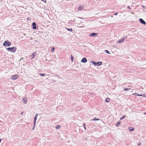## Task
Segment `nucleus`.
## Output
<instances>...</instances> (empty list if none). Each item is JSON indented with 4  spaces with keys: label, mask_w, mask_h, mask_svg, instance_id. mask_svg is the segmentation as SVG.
Here are the masks:
<instances>
[{
    "label": "nucleus",
    "mask_w": 146,
    "mask_h": 146,
    "mask_svg": "<svg viewBox=\"0 0 146 146\" xmlns=\"http://www.w3.org/2000/svg\"><path fill=\"white\" fill-rule=\"evenodd\" d=\"M146 114V112L145 113H144V114Z\"/></svg>",
    "instance_id": "obj_34"
},
{
    "label": "nucleus",
    "mask_w": 146,
    "mask_h": 146,
    "mask_svg": "<svg viewBox=\"0 0 146 146\" xmlns=\"http://www.w3.org/2000/svg\"><path fill=\"white\" fill-rule=\"evenodd\" d=\"M27 19V20H30L31 19V18L30 17H28Z\"/></svg>",
    "instance_id": "obj_29"
},
{
    "label": "nucleus",
    "mask_w": 146,
    "mask_h": 146,
    "mask_svg": "<svg viewBox=\"0 0 146 146\" xmlns=\"http://www.w3.org/2000/svg\"><path fill=\"white\" fill-rule=\"evenodd\" d=\"M86 124L85 123H84L83 124V126H84V128L85 129H86Z\"/></svg>",
    "instance_id": "obj_28"
},
{
    "label": "nucleus",
    "mask_w": 146,
    "mask_h": 146,
    "mask_svg": "<svg viewBox=\"0 0 146 146\" xmlns=\"http://www.w3.org/2000/svg\"><path fill=\"white\" fill-rule=\"evenodd\" d=\"M35 52L34 53L32 54L30 56V58H31V59L33 58H34V57L35 56Z\"/></svg>",
    "instance_id": "obj_13"
},
{
    "label": "nucleus",
    "mask_w": 146,
    "mask_h": 146,
    "mask_svg": "<svg viewBox=\"0 0 146 146\" xmlns=\"http://www.w3.org/2000/svg\"><path fill=\"white\" fill-rule=\"evenodd\" d=\"M127 8H128L129 9H130V7L129 6H127Z\"/></svg>",
    "instance_id": "obj_31"
},
{
    "label": "nucleus",
    "mask_w": 146,
    "mask_h": 146,
    "mask_svg": "<svg viewBox=\"0 0 146 146\" xmlns=\"http://www.w3.org/2000/svg\"><path fill=\"white\" fill-rule=\"evenodd\" d=\"M36 116H37V115H36V114L35 117H34V121H36Z\"/></svg>",
    "instance_id": "obj_19"
},
{
    "label": "nucleus",
    "mask_w": 146,
    "mask_h": 146,
    "mask_svg": "<svg viewBox=\"0 0 146 146\" xmlns=\"http://www.w3.org/2000/svg\"><path fill=\"white\" fill-rule=\"evenodd\" d=\"M23 112H22L21 113V114H22L23 113Z\"/></svg>",
    "instance_id": "obj_35"
},
{
    "label": "nucleus",
    "mask_w": 146,
    "mask_h": 146,
    "mask_svg": "<svg viewBox=\"0 0 146 146\" xmlns=\"http://www.w3.org/2000/svg\"><path fill=\"white\" fill-rule=\"evenodd\" d=\"M130 89H130V88H124V91H125L126 90H129Z\"/></svg>",
    "instance_id": "obj_26"
},
{
    "label": "nucleus",
    "mask_w": 146,
    "mask_h": 146,
    "mask_svg": "<svg viewBox=\"0 0 146 146\" xmlns=\"http://www.w3.org/2000/svg\"><path fill=\"white\" fill-rule=\"evenodd\" d=\"M82 62L85 63L87 62V60L86 58L84 57L81 60Z\"/></svg>",
    "instance_id": "obj_8"
},
{
    "label": "nucleus",
    "mask_w": 146,
    "mask_h": 146,
    "mask_svg": "<svg viewBox=\"0 0 146 146\" xmlns=\"http://www.w3.org/2000/svg\"><path fill=\"white\" fill-rule=\"evenodd\" d=\"M23 103L24 104H26L27 102V99L26 97H24L23 98Z\"/></svg>",
    "instance_id": "obj_10"
},
{
    "label": "nucleus",
    "mask_w": 146,
    "mask_h": 146,
    "mask_svg": "<svg viewBox=\"0 0 146 146\" xmlns=\"http://www.w3.org/2000/svg\"><path fill=\"white\" fill-rule=\"evenodd\" d=\"M91 62L95 66L97 65L98 66H100L102 64V62H99L97 63H95V62L93 61H91Z\"/></svg>",
    "instance_id": "obj_3"
},
{
    "label": "nucleus",
    "mask_w": 146,
    "mask_h": 146,
    "mask_svg": "<svg viewBox=\"0 0 146 146\" xmlns=\"http://www.w3.org/2000/svg\"><path fill=\"white\" fill-rule=\"evenodd\" d=\"M36 121H34V125H33V130L34 129L35 127V126L36 125Z\"/></svg>",
    "instance_id": "obj_15"
},
{
    "label": "nucleus",
    "mask_w": 146,
    "mask_h": 146,
    "mask_svg": "<svg viewBox=\"0 0 146 146\" xmlns=\"http://www.w3.org/2000/svg\"><path fill=\"white\" fill-rule=\"evenodd\" d=\"M100 119H97L96 117L94 118L93 119V121L95 120H99Z\"/></svg>",
    "instance_id": "obj_17"
},
{
    "label": "nucleus",
    "mask_w": 146,
    "mask_h": 146,
    "mask_svg": "<svg viewBox=\"0 0 146 146\" xmlns=\"http://www.w3.org/2000/svg\"><path fill=\"white\" fill-rule=\"evenodd\" d=\"M118 14V13H116L114 14V15H117Z\"/></svg>",
    "instance_id": "obj_32"
},
{
    "label": "nucleus",
    "mask_w": 146,
    "mask_h": 146,
    "mask_svg": "<svg viewBox=\"0 0 146 146\" xmlns=\"http://www.w3.org/2000/svg\"><path fill=\"white\" fill-rule=\"evenodd\" d=\"M54 49H54V47H53L52 48V49H51V51H52V52H54Z\"/></svg>",
    "instance_id": "obj_25"
},
{
    "label": "nucleus",
    "mask_w": 146,
    "mask_h": 146,
    "mask_svg": "<svg viewBox=\"0 0 146 146\" xmlns=\"http://www.w3.org/2000/svg\"><path fill=\"white\" fill-rule=\"evenodd\" d=\"M141 143L140 142H139L138 143V145H141Z\"/></svg>",
    "instance_id": "obj_30"
},
{
    "label": "nucleus",
    "mask_w": 146,
    "mask_h": 146,
    "mask_svg": "<svg viewBox=\"0 0 146 146\" xmlns=\"http://www.w3.org/2000/svg\"><path fill=\"white\" fill-rule=\"evenodd\" d=\"M66 29L67 30H68V31H70L71 32H72V29L71 28V29H68V28H66Z\"/></svg>",
    "instance_id": "obj_18"
},
{
    "label": "nucleus",
    "mask_w": 146,
    "mask_h": 146,
    "mask_svg": "<svg viewBox=\"0 0 146 146\" xmlns=\"http://www.w3.org/2000/svg\"><path fill=\"white\" fill-rule=\"evenodd\" d=\"M23 58H22L20 60H20H21L23 59Z\"/></svg>",
    "instance_id": "obj_33"
},
{
    "label": "nucleus",
    "mask_w": 146,
    "mask_h": 146,
    "mask_svg": "<svg viewBox=\"0 0 146 146\" xmlns=\"http://www.w3.org/2000/svg\"><path fill=\"white\" fill-rule=\"evenodd\" d=\"M71 60H72V62L73 61V60L74 59L73 57L72 56V55H71Z\"/></svg>",
    "instance_id": "obj_21"
},
{
    "label": "nucleus",
    "mask_w": 146,
    "mask_h": 146,
    "mask_svg": "<svg viewBox=\"0 0 146 146\" xmlns=\"http://www.w3.org/2000/svg\"><path fill=\"white\" fill-rule=\"evenodd\" d=\"M125 115H123L122 117H121L120 118V120H122L125 117Z\"/></svg>",
    "instance_id": "obj_22"
},
{
    "label": "nucleus",
    "mask_w": 146,
    "mask_h": 146,
    "mask_svg": "<svg viewBox=\"0 0 146 146\" xmlns=\"http://www.w3.org/2000/svg\"><path fill=\"white\" fill-rule=\"evenodd\" d=\"M133 95H136L139 96H143L144 97H146V94H145L143 96L142 95H139V94H137V93H135L133 94H132Z\"/></svg>",
    "instance_id": "obj_5"
},
{
    "label": "nucleus",
    "mask_w": 146,
    "mask_h": 146,
    "mask_svg": "<svg viewBox=\"0 0 146 146\" xmlns=\"http://www.w3.org/2000/svg\"><path fill=\"white\" fill-rule=\"evenodd\" d=\"M125 38V37H124L123 38H122L120 40H118L117 41V42L118 43L123 42L124 41V38Z\"/></svg>",
    "instance_id": "obj_12"
},
{
    "label": "nucleus",
    "mask_w": 146,
    "mask_h": 146,
    "mask_svg": "<svg viewBox=\"0 0 146 146\" xmlns=\"http://www.w3.org/2000/svg\"><path fill=\"white\" fill-rule=\"evenodd\" d=\"M129 131H131L134 130V129L132 127H129Z\"/></svg>",
    "instance_id": "obj_14"
},
{
    "label": "nucleus",
    "mask_w": 146,
    "mask_h": 146,
    "mask_svg": "<svg viewBox=\"0 0 146 146\" xmlns=\"http://www.w3.org/2000/svg\"><path fill=\"white\" fill-rule=\"evenodd\" d=\"M18 75H15L12 76L11 78L13 80H15L17 78Z\"/></svg>",
    "instance_id": "obj_4"
},
{
    "label": "nucleus",
    "mask_w": 146,
    "mask_h": 146,
    "mask_svg": "<svg viewBox=\"0 0 146 146\" xmlns=\"http://www.w3.org/2000/svg\"><path fill=\"white\" fill-rule=\"evenodd\" d=\"M84 6L83 5H82L80 6L78 9V11H81L84 8Z\"/></svg>",
    "instance_id": "obj_11"
},
{
    "label": "nucleus",
    "mask_w": 146,
    "mask_h": 146,
    "mask_svg": "<svg viewBox=\"0 0 146 146\" xmlns=\"http://www.w3.org/2000/svg\"><path fill=\"white\" fill-rule=\"evenodd\" d=\"M39 75H40L42 76H44L45 75L44 74H40Z\"/></svg>",
    "instance_id": "obj_23"
},
{
    "label": "nucleus",
    "mask_w": 146,
    "mask_h": 146,
    "mask_svg": "<svg viewBox=\"0 0 146 146\" xmlns=\"http://www.w3.org/2000/svg\"><path fill=\"white\" fill-rule=\"evenodd\" d=\"M105 51L106 53H108V54H110V53H109V51L108 50H105Z\"/></svg>",
    "instance_id": "obj_24"
},
{
    "label": "nucleus",
    "mask_w": 146,
    "mask_h": 146,
    "mask_svg": "<svg viewBox=\"0 0 146 146\" xmlns=\"http://www.w3.org/2000/svg\"><path fill=\"white\" fill-rule=\"evenodd\" d=\"M11 44V42L8 41H5L3 44V45L5 46H9Z\"/></svg>",
    "instance_id": "obj_2"
},
{
    "label": "nucleus",
    "mask_w": 146,
    "mask_h": 146,
    "mask_svg": "<svg viewBox=\"0 0 146 146\" xmlns=\"http://www.w3.org/2000/svg\"><path fill=\"white\" fill-rule=\"evenodd\" d=\"M98 34L97 33H91L89 35V36L90 37L95 36H96V35H97Z\"/></svg>",
    "instance_id": "obj_9"
},
{
    "label": "nucleus",
    "mask_w": 146,
    "mask_h": 146,
    "mask_svg": "<svg viewBox=\"0 0 146 146\" xmlns=\"http://www.w3.org/2000/svg\"><path fill=\"white\" fill-rule=\"evenodd\" d=\"M110 99L109 98H106V101L107 102H110Z\"/></svg>",
    "instance_id": "obj_16"
},
{
    "label": "nucleus",
    "mask_w": 146,
    "mask_h": 146,
    "mask_svg": "<svg viewBox=\"0 0 146 146\" xmlns=\"http://www.w3.org/2000/svg\"><path fill=\"white\" fill-rule=\"evenodd\" d=\"M17 48L16 47L13 46L12 47H9L7 48V49L8 51H10L11 52H15Z\"/></svg>",
    "instance_id": "obj_1"
},
{
    "label": "nucleus",
    "mask_w": 146,
    "mask_h": 146,
    "mask_svg": "<svg viewBox=\"0 0 146 146\" xmlns=\"http://www.w3.org/2000/svg\"><path fill=\"white\" fill-rule=\"evenodd\" d=\"M36 24L35 22H33L32 24V27L33 29H35L36 28Z\"/></svg>",
    "instance_id": "obj_6"
},
{
    "label": "nucleus",
    "mask_w": 146,
    "mask_h": 146,
    "mask_svg": "<svg viewBox=\"0 0 146 146\" xmlns=\"http://www.w3.org/2000/svg\"><path fill=\"white\" fill-rule=\"evenodd\" d=\"M139 20L140 22L142 24H143L144 25H145L146 24V23L145 22V21H144L142 19H140Z\"/></svg>",
    "instance_id": "obj_7"
},
{
    "label": "nucleus",
    "mask_w": 146,
    "mask_h": 146,
    "mask_svg": "<svg viewBox=\"0 0 146 146\" xmlns=\"http://www.w3.org/2000/svg\"><path fill=\"white\" fill-rule=\"evenodd\" d=\"M121 123V122H118L116 125V126H118V125H119Z\"/></svg>",
    "instance_id": "obj_27"
},
{
    "label": "nucleus",
    "mask_w": 146,
    "mask_h": 146,
    "mask_svg": "<svg viewBox=\"0 0 146 146\" xmlns=\"http://www.w3.org/2000/svg\"><path fill=\"white\" fill-rule=\"evenodd\" d=\"M61 127V126L59 125H58L57 126H56V129H59Z\"/></svg>",
    "instance_id": "obj_20"
}]
</instances>
